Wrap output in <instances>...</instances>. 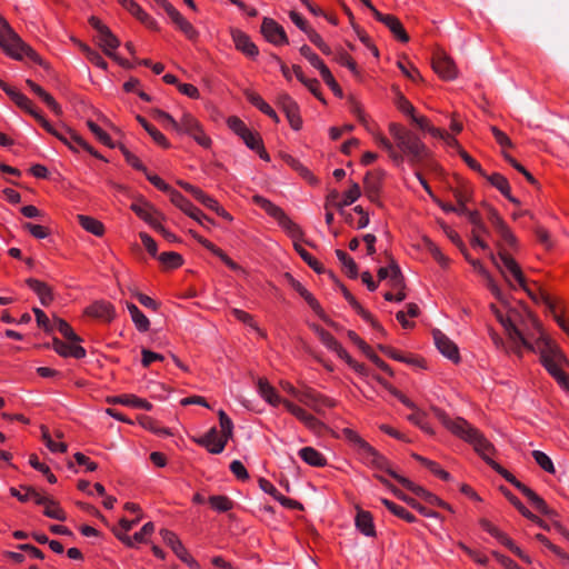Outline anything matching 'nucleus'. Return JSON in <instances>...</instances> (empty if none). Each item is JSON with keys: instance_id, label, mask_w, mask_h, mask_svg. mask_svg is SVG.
<instances>
[{"instance_id": "nucleus-29", "label": "nucleus", "mask_w": 569, "mask_h": 569, "mask_svg": "<svg viewBox=\"0 0 569 569\" xmlns=\"http://www.w3.org/2000/svg\"><path fill=\"white\" fill-rule=\"evenodd\" d=\"M67 131L69 136L66 141H61L64 143L71 151L78 152L79 149H83L93 157L98 159H103L102 156L96 151L89 143H87L81 136H79L76 131L67 127Z\"/></svg>"}, {"instance_id": "nucleus-8", "label": "nucleus", "mask_w": 569, "mask_h": 569, "mask_svg": "<svg viewBox=\"0 0 569 569\" xmlns=\"http://www.w3.org/2000/svg\"><path fill=\"white\" fill-rule=\"evenodd\" d=\"M91 27L98 32L97 40L99 47L103 52L117 61L121 66H127L126 61L117 54V49L120 46L119 39L111 32V30L102 23L98 18L91 17L89 20Z\"/></svg>"}, {"instance_id": "nucleus-37", "label": "nucleus", "mask_w": 569, "mask_h": 569, "mask_svg": "<svg viewBox=\"0 0 569 569\" xmlns=\"http://www.w3.org/2000/svg\"><path fill=\"white\" fill-rule=\"evenodd\" d=\"M286 278L288 279L289 284L291 288L297 291L309 305V307L317 313L321 312V307L317 299L312 296L311 292H309L300 281L295 279L290 273H286Z\"/></svg>"}, {"instance_id": "nucleus-35", "label": "nucleus", "mask_w": 569, "mask_h": 569, "mask_svg": "<svg viewBox=\"0 0 569 569\" xmlns=\"http://www.w3.org/2000/svg\"><path fill=\"white\" fill-rule=\"evenodd\" d=\"M27 286L38 296L43 306H48L53 300L51 288L38 279L29 278L26 280Z\"/></svg>"}, {"instance_id": "nucleus-32", "label": "nucleus", "mask_w": 569, "mask_h": 569, "mask_svg": "<svg viewBox=\"0 0 569 569\" xmlns=\"http://www.w3.org/2000/svg\"><path fill=\"white\" fill-rule=\"evenodd\" d=\"M381 471H385L388 475H390L393 479H396L398 482H400L405 488L412 491L415 495L423 498L427 502H428V496H432V493L429 492L428 490H426L423 487L416 485L408 478H405V477L400 476L399 473H397L395 470H392L389 462H388V467L383 468Z\"/></svg>"}, {"instance_id": "nucleus-36", "label": "nucleus", "mask_w": 569, "mask_h": 569, "mask_svg": "<svg viewBox=\"0 0 569 569\" xmlns=\"http://www.w3.org/2000/svg\"><path fill=\"white\" fill-rule=\"evenodd\" d=\"M169 18L189 40L196 41L199 38V31L177 9Z\"/></svg>"}, {"instance_id": "nucleus-12", "label": "nucleus", "mask_w": 569, "mask_h": 569, "mask_svg": "<svg viewBox=\"0 0 569 569\" xmlns=\"http://www.w3.org/2000/svg\"><path fill=\"white\" fill-rule=\"evenodd\" d=\"M261 33L268 42L274 46L289 43L284 29L271 18H264L262 20Z\"/></svg>"}, {"instance_id": "nucleus-30", "label": "nucleus", "mask_w": 569, "mask_h": 569, "mask_svg": "<svg viewBox=\"0 0 569 569\" xmlns=\"http://www.w3.org/2000/svg\"><path fill=\"white\" fill-rule=\"evenodd\" d=\"M117 2L147 27L151 29L157 27V21L150 17L134 0H117Z\"/></svg>"}, {"instance_id": "nucleus-42", "label": "nucleus", "mask_w": 569, "mask_h": 569, "mask_svg": "<svg viewBox=\"0 0 569 569\" xmlns=\"http://www.w3.org/2000/svg\"><path fill=\"white\" fill-rule=\"evenodd\" d=\"M516 488L528 498L532 506L541 513L548 515L550 512L546 501L539 497L532 489L522 482H517Z\"/></svg>"}, {"instance_id": "nucleus-58", "label": "nucleus", "mask_w": 569, "mask_h": 569, "mask_svg": "<svg viewBox=\"0 0 569 569\" xmlns=\"http://www.w3.org/2000/svg\"><path fill=\"white\" fill-rule=\"evenodd\" d=\"M407 419L413 423L415 426L419 427L423 432L427 435H435V431L430 423L427 421V415L419 408L416 409L411 415L407 417Z\"/></svg>"}, {"instance_id": "nucleus-33", "label": "nucleus", "mask_w": 569, "mask_h": 569, "mask_svg": "<svg viewBox=\"0 0 569 569\" xmlns=\"http://www.w3.org/2000/svg\"><path fill=\"white\" fill-rule=\"evenodd\" d=\"M260 397L269 405L277 407L283 405L286 399H282L277 390L268 382L267 379L260 378L257 383Z\"/></svg>"}, {"instance_id": "nucleus-19", "label": "nucleus", "mask_w": 569, "mask_h": 569, "mask_svg": "<svg viewBox=\"0 0 569 569\" xmlns=\"http://www.w3.org/2000/svg\"><path fill=\"white\" fill-rule=\"evenodd\" d=\"M433 340L437 349L441 355L451 360L453 363H458L460 361V353L457 345L445 333H442L440 330H435Z\"/></svg>"}, {"instance_id": "nucleus-17", "label": "nucleus", "mask_w": 569, "mask_h": 569, "mask_svg": "<svg viewBox=\"0 0 569 569\" xmlns=\"http://www.w3.org/2000/svg\"><path fill=\"white\" fill-rule=\"evenodd\" d=\"M488 220L495 230L499 233L501 240L509 248H515L517 244L516 236L512 233L510 228L506 224L505 220L498 213L497 210L490 209L488 212Z\"/></svg>"}, {"instance_id": "nucleus-24", "label": "nucleus", "mask_w": 569, "mask_h": 569, "mask_svg": "<svg viewBox=\"0 0 569 569\" xmlns=\"http://www.w3.org/2000/svg\"><path fill=\"white\" fill-rule=\"evenodd\" d=\"M259 488L267 495L271 496L274 500H277L282 507L289 509H301L302 506L299 501L287 498L283 496L269 480L264 478H260L258 480Z\"/></svg>"}, {"instance_id": "nucleus-45", "label": "nucleus", "mask_w": 569, "mask_h": 569, "mask_svg": "<svg viewBox=\"0 0 569 569\" xmlns=\"http://www.w3.org/2000/svg\"><path fill=\"white\" fill-rule=\"evenodd\" d=\"M516 488L528 498L532 506L541 513L548 515L550 512L546 501L539 497L532 489L522 482H517Z\"/></svg>"}, {"instance_id": "nucleus-48", "label": "nucleus", "mask_w": 569, "mask_h": 569, "mask_svg": "<svg viewBox=\"0 0 569 569\" xmlns=\"http://www.w3.org/2000/svg\"><path fill=\"white\" fill-rule=\"evenodd\" d=\"M7 94L11 100L23 111L34 117L39 111L36 109L33 102L22 92L17 89L7 90Z\"/></svg>"}, {"instance_id": "nucleus-16", "label": "nucleus", "mask_w": 569, "mask_h": 569, "mask_svg": "<svg viewBox=\"0 0 569 569\" xmlns=\"http://www.w3.org/2000/svg\"><path fill=\"white\" fill-rule=\"evenodd\" d=\"M435 72L445 80H453L458 76V69L453 60L443 52L437 53L432 60Z\"/></svg>"}, {"instance_id": "nucleus-55", "label": "nucleus", "mask_w": 569, "mask_h": 569, "mask_svg": "<svg viewBox=\"0 0 569 569\" xmlns=\"http://www.w3.org/2000/svg\"><path fill=\"white\" fill-rule=\"evenodd\" d=\"M380 502L391 512L393 513L395 516H397L398 518L409 522V523H412L416 521V517L409 512L405 507L402 506H399L397 503H395L393 501L387 499V498H381L380 499Z\"/></svg>"}, {"instance_id": "nucleus-27", "label": "nucleus", "mask_w": 569, "mask_h": 569, "mask_svg": "<svg viewBox=\"0 0 569 569\" xmlns=\"http://www.w3.org/2000/svg\"><path fill=\"white\" fill-rule=\"evenodd\" d=\"M108 403L112 405H122L136 409H143L146 411H150L152 409V403L143 398H139L134 395H120L107 398Z\"/></svg>"}, {"instance_id": "nucleus-41", "label": "nucleus", "mask_w": 569, "mask_h": 569, "mask_svg": "<svg viewBox=\"0 0 569 569\" xmlns=\"http://www.w3.org/2000/svg\"><path fill=\"white\" fill-rule=\"evenodd\" d=\"M516 488L528 498L532 506L541 513L548 515L550 512L546 501L539 497L532 489L522 482H517Z\"/></svg>"}, {"instance_id": "nucleus-22", "label": "nucleus", "mask_w": 569, "mask_h": 569, "mask_svg": "<svg viewBox=\"0 0 569 569\" xmlns=\"http://www.w3.org/2000/svg\"><path fill=\"white\" fill-rule=\"evenodd\" d=\"M376 478L381 482L383 483L385 486H387L388 488H390V490L401 500H403L406 503H408L410 507H412L413 509H416L420 515H422L423 517H427V518H436V519H441L440 518V515L431 509H428L426 508L425 506H422L421 503H419L417 500H415L413 498H410L408 497L407 495L402 493L401 491H399L398 489L396 488H392L389 483V481L387 479H385L382 476L380 475H376Z\"/></svg>"}, {"instance_id": "nucleus-3", "label": "nucleus", "mask_w": 569, "mask_h": 569, "mask_svg": "<svg viewBox=\"0 0 569 569\" xmlns=\"http://www.w3.org/2000/svg\"><path fill=\"white\" fill-rule=\"evenodd\" d=\"M252 202L260 207L269 217L276 220L278 226L284 230L295 241L302 238L303 233L301 228L288 217L282 208L260 194H254L252 197ZM295 249L301 259L311 269H313L317 273L323 272L325 269L322 263L313 258L312 254L308 252L301 244L295 242Z\"/></svg>"}, {"instance_id": "nucleus-38", "label": "nucleus", "mask_w": 569, "mask_h": 569, "mask_svg": "<svg viewBox=\"0 0 569 569\" xmlns=\"http://www.w3.org/2000/svg\"><path fill=\"white\" fill-rule=\"evenodd\" d=\"M300 459L311 467H325L328 461L327 458L313 447H303L298 451Z\"/></svg>"}, {"instance_id": "nucleus-13", "label": "nucleus", "mask_w": 569, "mask_h": 569, "mask_svg": "<svg viewBox=\"0 0 569 569\" xmlns=\"http://www.w3.org/2000/svg\"><path fill=\"white\" fill-rule=\"evenodd\" d=\"M277 103L286 113L291 128L296 131L300 130L302 120L299 114V107L297 102L288 93H280L278 96Z\"/></svg>"}, {"instance_id": "nucleus-46", "label": "nucleus", "mask_w": 569, "mask_h": 569, "mask_svg": "<svg viewBox=\"0 0 569 569\" xmlns=\"http://www.w3.org/2000/svg\"><path fill=\"white\" fill-rule=\"evenodd\" d=\"M516 488L528 498L532 506L541 513L548 515L550 512L546 501L539 497L532 489L522 482H517Z\"/></svg>"}, {"instance_id": "nucleus-6", "label": "nucleus", "mask_w": 569, "mask_h": 569, "mask_svg": "<svg viewBox=\"0 0 569 569\" xmlns=\"http://www.w3.org/2000/svg\"><path fill=\"white\" fill-rule=\"evenodd\" d=\"M335 437H342L355 449L360 461L368 467L382 470L388 467V460L380 455L369 442H367L356 430L351 428H343L340 435Z\"/></svg>"}, {"instance_id": "nucleus-47", "label": "nucleus", "mask_w": 569, "mask_h": 569, "mask_svg": "<svg viewBox=\"0 0 569 569\" xmlns=\"http://www.w3.org/2000/svg\"><path fill=\"white\" fill-rule=\"evenodd\" d=\"M495 188H497L509 201L518 203L519 201L511 196V188L507 178L498 172L483 176Z\"/></svg>"}, {"instance_id": "nucleus-31", "label": "nucleus", "mask_w": 569, "mask_h": 569, "mask_svg": "<svg viewBox=\"0 0 569 569\" xmlns=\"http://www.w3.org/2000/svg\"><path fill=\"white\" fill-rule=\"evenodd\" d=\"M86 315L104 321H111L114 318V308L110 302L96 301L87 307Z\"/></svg>"}, {"instance_id": "nucleus-21", "label": "nucleus", "mask_w": 569, "mask_h": 569, "mask_svg": "<svg viewBox=\"0 0 569 569\" xmlns=\"http://www.w3.org/2000/svg\"><path fill=\"white\" fill-rule=\"evenodd\" d=\"M231 38L238 51L248 58L254 59L259 54L258 47L251 41L250 37L239 29L231 30Z\"/></svg>"}, {"instance_id": "nucleus-25", "label": "nucleus", "mask_w": 569, "mask_h": 569, "mask_svg": "<svg viewBox=\"0 0 569 569\" xmlns=\"http://www.w3.org/2000/svg\"><path fill=\"white\" fill-rule=\"evenodd\" d=\"M52 348L59 356L64 358L82 359L87 355L86 349L79 342L62 341L58 338L52 340Z\"/></svg>"}, {"instance_id": "nucleus-14", "label": "nucleus", "mask_w": 569, "mask_h": 569, "mask_svg": "<svg viewBox=\"0 0 569 569\" xmlns=\"http://www.w3.org/2000/svg\"><path fill=\"white\" fill-rule=\"evenodd\" d=\"M130 209L146 223H148L153 230L163 220L161 213L147 201L133 202Z\"/></svg>"}, {"instance_id": "nucleus-9", "label": "nucleus", "mask_w": 569, "mask_h": 569, "mask_svg": "<svg viewBox=\"0 0 569 569\" xmlns=\"http://www.w3.org/2000/svg\"><path fill=\"white\" fill-rule=\"evenodd\" d=\"M162 541L171 548L173 553L191 569H200L199 562L188 552L179 537L171 530L161 529Z\"/></svg>"}, {"instance_id": "nucleus-53", "label": "nucleus", "mask_w": 569, "mask_h": 569, "mask_svg": "<svg viewBox=\"0 0 569 569\" xmlns=\"http://www.w3.org/2000/svg\"><path fill=\"white\" fill-rule=\"evenodd\" d=\"M38 122L39 124L50 134L54 136L56 138H58L60 141H66L69 136V132L67 131V127L64 126H61V127H54L53 124H51L40 112H38L34 117H33Z\"/></svg>"}, {"instance_id": "nucleus-1", "label": "nucleus", "mask_w": 569, "mask_h": 569, "mask_svg": "<svg viewBox=\"0 0 569 569\" xmlns=\"http://www.w3.org/2000/svg\"><path fill=\"white\" fill-rule=\"evenodd\" d=\"M497 320L505 328L509 338L513 342H520L525 348L538 352L540 361L548 373L558 382L560 387L569 390V377L562 370L567 365V359L561 350L546 336L537 318L528 313V321L531 325L530 331L523 333L513 323L512 313H503L495 305L490 306Z\"/></svg>"}, {"instance_id": "nucleus-59", "label": "nucleus", "mask_w": 569, "mask_h": 569, "mask_svg": "<svg viewBox=\"0 0 569 569\" xmlns=\"http://www.w3.org/2000/svg\"><path fill=\"white\" fill-rule=\"evenodd\" d=\"M200 203L206 208L216 212L219 217L227 221H232V216L211 196L207 194L200 200Z\"/></svg>"}, {"instance_id": "nucleus-51", "label": "nucleus", "mask_w": 569, "mask_h": 569, "mask_svg": "<svg viewBox=\"0 0 569 569\" xmlns=\"http://www.w3.org/2000/svg\"><path fill=\"white\" fill-rule=\"evenodd\" d=\"M137 121L143 127V129L149 133V136L158 146L164 149L170 148V142L166 136L154 126L150 124L143 117L137 116Z\"/></svg>"}, {"instance_id": "nucleus-15", "label": "nucleus", "mask_w": 569, "mask_h": 569, "mask_svg": "<svg viewBox=\"0 0 569 569\" xmlns=\"http://www.w3.org/2000/svg\"><path fill=\"white\" fill-rule=\"evenodd\" d=\"M199 446L206 448L212 455L221 453L228 441L221 436L217 428H211L206 435L194 440Z\"/></svg>"}, {"instance_id": "nucleus-18", "label": "nucleus", "mask_w": 569, "mask_h": 569, "mask_svg": "<svg viewBox=\"0 0 569 569\" xmlns=\"http://www.w3.org/2000/svg\"><path fill=\"white\" fill-rule=\"evenodd\" d=\"M349 339L383 372L388 376L393 377L395 372L391 367L385 362L379 356H377L370 346L367 345L355 331L348 332Z\"/></svg>"}, {"instance_id": "nucleus-60", "label": "nucleus", "mask_w": 569, "mask_h": 569, "mask_svg": "<svg viewBox=\"0 0 569 569\" xmlns=\"http://www.w3.org/2000/svg\"><path fill=\"white\" fill-rule=\"evenodd\" d=\"M413 458L421 462L425 467H427L435 476L439 477L440 479L445 481H449L451 479V476L449 472L443 470L439 463L436 461L429 460L422 456L413 455Z\"/></svg>"}, {"instance_id": "nucleus-62", "label": "nucleus", "mask_w": 569, "mask_h": 569, "mask_svg": "<svg viewBox=\"0 0 569 569\" xmlns=\"http://www.w3.org/2000/svg\"><path fill=\"white\" fill-rule=\"evenodd\" d=\"M151 116L154 120H157L164 129H171L174 131V129H178V120H176L171 114L168 112L160 110V109H153L151 110Z\"/></svg>"}, {"instance_id": "nucleus-4", "label": "nucleus", "mask_w": 569, "mask_h": 569, "mask_svg": "<svg viewBox=\"0 0 569 569\" xmlns=\"http://www.w3.org/2000/svg\"><path fill=\"white\" fill-rule=\"evenodd\" d=\"M389 132L395 141L396 149L403 154V161L407 159L415 164L427 157L426 144L413 132L395 122L389 124Z\"/></svg>"}, {"instance_id": "nucleus-34", "label": "nucleus", "mask_w": 569, "mask_h": 569, "mask_svg": "<svg viewBox=\"0 0 569 569\" xmlns=\"http://www.w3.org/2000/svg\"><path fill=\"white\" fill-rule=\"evenodd\" d=\"M372 133L375 142L387 151L389 158L397 164L401 166L403 163V154L399 153L398 150L395 147V143H392L388 138H386L380 132L370 131Z\"/></svg>"}, {"instance_id": "nucleus-64", "label": "nucleus", "mask_w": 569, "mask_h": 569, "mask_svg": "<svg viewBox=\"0 0 569 569\" xmlns=\"http://www.w3.org/2000/svg\"><path fill=\"white\" fill-rule=\"evenodd\" d=\"M209 503L218 512H227L233 508V501L227 496H210Z\"/></svg>"}, {"instance_id": "nucleus-54", "label": "nucleus", "mask_w": 569, "mask_h": 569, "mask_svg": "<svg viewBox=\"0 0 569 569\" xmlns=\"http://www.w3.org/2000/svg\"><path fill=\"white\" fill-rule=\"evenodd\" d=\"M199 126H201L199 120L190 112L184 111L180 120H178V129H174V131L178 133H184L189 136L196 129H198Z\"/></svg>"}, {"instance_id": "nucleus-2", "label": "nucleus", "mask_w": 569, "mask_h": 569, "mask_svg": "<svg viewBox=\"0 0 569 569\" xmlns=\"http://www.w3.org/2000/svg\"><path fill=\"white\" fill-rule=\"evenodd\" d=\"M433 416L448 429L452 435L470 443L475 451L490 466V461H495L493 445L483 436V433L471 426L466 419L457 417L451 418L445 410L432 406Z\"/></svg>"}, {"instance_id": "nucleus-20", "label": "nucleus", "mask_w": 569, "mask_h": 569, "mask_svg": "<svg viewBox=\"0 0 569 569\" xmlns=\"http://www.w3.org/2000/svg\"><path fill=\"white\" fill-rule=\"evenodd\" d=\"M343 297L351 306V308L366 321L368 322L381 337H386L387 332L383 327L373 318V316L366 310L357 299L346 289L343 288Z\"/></svg>"}, {"instance_id": "nucleus-49", "label": "nucleus", "mask_w": 569, "mask_h": 569, "mask_svg": "<svg viewBox=\"0 0 569 569\" xmlns=\"http://www.w3.org/2000/svg\"><path fill=\"white\" fill-rule=\"evenodd\" d=\"M127 309L137 330L147 332L150 329V321L146 315L132 302H127Z\"/></svg>"}, {"instance_id": "nucleus-43", "label": "nucleus", "mask_w": 569, "mask_h": 569, "mask_svg": "<svg viewBox=\"0 0 569 569\" xmlns=\"http://www.w3.org/2000/svg\"><path fill=\"white\" fill-rule=\"evenodd\" d=\"M516 488L528 498L532 506L541 513L548 515L550 512L546 501L539 497L532 489L522 482H517Z\"/></svg>"}, {"instance_id": "nucleus-10", "label": "nucleus", "mask_w": 569, "mask_h": 569, "mask_svg": "<svg viewBox=\"0 0 569 569\" xmlns=\"http://www.w3.org/2000/svg\"><path fill=\"white\" fill-rule=\"evenodd\" d=\"M301 403L306 405L317 413H323L326 409L335 408L338 402L333 398H330L310 387H305L301 396Z\"/></svg>"}, {"instance_id": "nucleus-23", "label": "nucleus", "mask_w": 569, "mask_h": 569, "mask_svg": "<svg viewBox=\"0 0 569 569\" xmlns=\"http://www.w3.org/2000/svg\"><path fill=\"white\" fill-rule=\"evenodd\" d=\"M284 408L295 416L298 420H300L308 429L310 430H318L321 428L322 423L319 419H317L313 415L309 413L303 408L299 407L298 405L293 403L292 401L284 400L283 401Z\"/></svg>"}, {"instance_id": "nucleus-39", "label": "nucleus", "mask_w": 569, "mask_h": 569, "mask_svg": "<svg viewBox=\"0 0 569 569\" xmlns=\"http://www.w3.org/2000/svg\"><path fill=\"white\" fill-rule=\"evenodd\" d=\"M244 96L247 98V100L252 104L257 109H259L262 113H264L266 116L270 117L274 122H279V117L278 114L276 113V111L270 107L269 103H267L262 97L252 91V90H247L244 92Z\"/></svg>"}, {"instance_id": "nucleus-5", "label": "nucleus", "mask_w": 569, "mask_h": 569, "mask_svg": "<svg viewBox=\"0 0 569 569\" xmlns=\"http://www.w3.org/2000/svg\"><path fill=\"white\" fill-rule=\"evenodd\" d=\"M0 47L11 59L30 61L42 64L40 56L27 44L19 34L9 26V23L0 16Z\"/></svg>"}, {"instance_id": "nucleus-26", "label": "nucleus", "mask_w": 569, "mask_h": 569, "mask_svg": "<svg viewBox=\"0 0 569 569\" xmlns=\"http://www.w3.org/2000/svg\"><path fill=\"white\" fill-rule=\"evenodd\" d=\"M311 328L326 348H328L330 351L337 353V356L340 359L342 357H347L348 351L342 347V345L329 331L325 330L323 328H321L320 326H317V325H312Z\"/></svg>"}, {"instance_id": "nucleus-40", "label": "nucleus", "mask_w": 569, "mask_h": 569, "mask_svg": "<svg viewBox=\"0 0 569 569\" xmlns=\"http://www.w3.org/2000/svg\"><path fill=\"white\" fill-rule=\"evenodd\" d=\"M355 523L357 529L366 537H373L376 535L373 519L369 511H358Z\"/></svg>"}, {"instance_id": "nucleus-11", "label": "nucleus", "mask_w": 569, "mask_h": 569, "mask_svg": "<svg viewBox=\"0 0 569 569\" xmlns=\"http://www.w3.org/2000/svg\"><path fill=\"white\" fill-rule=\"evenodd\" d=\"M177 208L186 213L198 223L203 224L204 221L212 223L213 221L206 216L199 208H197L189 199H187L181 192L172 191L171 200Z\"/></svg>"}, {"instance_id": "nucleus-28", "label": "nucleus", "mask_w": 569, "mask_h": 569, "mask_svg": "<svg viewBox=\"0 0 569 569\" xmlns=\"http://www.w3.org/2000/svg\"><path fill=\"white\" fill-rule=\"evenodd\" d=\"M378 21L383 23L391 32L392 34L401 42H408L409 36L406 32L402 23L400 20L393 16V14H383V13H377Z\"/></svg>"}, {"instance_id": "nucleus-56", "label": "nucleus", "mask_w": 569, "mask_h": 569, "mask_svg": "<svg viewBox=\"0 0 569 569\" xmlns=\"http://www.w3.org/2000/svg\"><path fill=\"white\" fill-rule=\"evenodd\" d=\"M52 330H58L67 340L71 342H80V337L73 331L71 326L60 318H54L52 321Z\"/></svg>"}, {"instance_id": "nucleus-50", "label": "nucleus", "mask_w": 569, "mask_h": 569, "mask_svg": "<svg viewBox=\"0 0 569 569\" xmlns=\"http://www.w3.org/2000/svg\"><path fill=\"white\" fill-rule=\"evenodd\" d=\"M79 224L87 231L96 237H102L104 234V226L103 223L90 216L79 214L78 216Z\"/></svg>"}, {"instance_id": "nucleus-44", "label": "nucleus", "mask_w": 569, "mask_h": 569, "mask_svg": "<svg viewBox=\"0 0 569 569\" xmlns=\"http://www.w3.org/2000/svg\"><path fill=\"white\" fill-rule=\"evenodd\" d=\"M516 488L528 498L532 506L541 513L548 515L550 512L546 501L539 497L532 489L522 482H517Z\"/></svg>"}, {"instance_id": "nucleus-63", "label": "nucleus", "mask_w": 569, "mask_h": 569, "mask_svg": "<svg viewBox=\"0 0 569 569\" xmlns=\"http://www.w3.org/2000/svg\"><path fill=\"white\" fill-rule=\"evenodd\" d=\"M426 249L430 252L433 259L440 264L442 268H448L450 264V259L442 253L440 248L430 239L425 238Z\"/></svg>"}, {"instance_id": "nucleus-61", "label": "nucleus", "mask_w": 569, "mask_h": 569, "mask_svg": "<svg viewBox=\"0 0 569 569\" xmlns=\"http://www.w3.org/2000/svg\"><path fill=\"white\" fill-rule=\"evenodd\" d=\"M365 192L370 201H377L380 191V180L378 177L367 173L365 177Z\"/></svg>"}, {"instance_id": "nucleus-52", "label": "nucleus", "mask_w": 569, "mask_h": 569, "mask_svg": "<svg viewBox=\"0 0 569 569\" xmlns=\"http://www.w3.org/2000/svg\"><path fill=\"white\" fill-rule=\"evenodd\" d=\"M38 122L39 124L50 134L54 136L56 138H58L60 141H66L69 136V132L67 131V127L64 126H61V127H54L53 124H51L40 112H38L34 117H33Z\"/></svg>"}, {"instance_id": "nucleus-57", "label": "nucleus", "mask_w": 569, "mask_h": 569, "mask_svg": "<svg viewBox=\"0 0 569 569\" xmlns=\"http://www.w3.org/2000/svg\"><path fill=\"white\" fill-rule=\"evenodd\" d=\"M140 520H141L140 516H137V518L133 520H128V519L122 518L119 521V526L123 532L120 533L119 531H114V535L117 536V538L119 540H121L127 546L133 547L132 539H131V537L127 536V532L130 531Z\"/></svg>"}, {"instance_id": "nucleus-7", "label": "nucleus", "mask_w": 569, "mask_h": 569, "mask_svg": "<svg viewBox=\"0 0 569 569\" xmlns=\"http://www.w3.org/2000/svg\"><path fill=\"white\" fill-rule=\"evenodd\" d=\"M493 264L500 270L501 274L512 287H519L530 293L525 274L519 263L507 252L500 251L497 256L490 254Z\"/></svg>"}]
</instances>
